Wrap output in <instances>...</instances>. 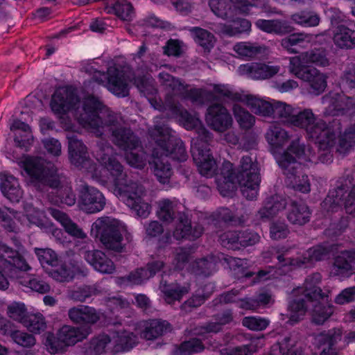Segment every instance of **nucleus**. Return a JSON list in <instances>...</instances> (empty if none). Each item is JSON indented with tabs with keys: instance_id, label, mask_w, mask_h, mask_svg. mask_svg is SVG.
<instances>
[{
	"instance_id": "nucleus-40",
	"label": "nucleus",
	"mask_w": 355,
	"mask_h": 355,
	"mask_svg": "<svg viewBox=\"0 0 355 355\" xmlns=\"http://www.w3.org/2000/svg\"><path fill=\"white\" fill-rule=\"evenodd\" d=\"M38 260L46 272L53 268L58 267L60 260L52 249L50 248H35Z\"/></svg>"
},
{
	"instance_id": "nucleus-45",
	"label": "nucleus",
	"mask_w": 355,
	"mask_h": 355,
	"mask_svg": "<svg viewBox=\"0 0 355 355\" xmlns=\"http://www.w3.org/2000/svg\"><path fill=\"white\" fill-rule=\"evenodd\" d=\"M238 103L239 102L234 103L232 107L234 117L241 128L245 130L250 129L254 125L255 118L249 112L239 105Z\"/></svg>"
},
{
	"instance_id": "nucleus-54",
	"label": "nucleus",
	"mask_w": 355,
	"mask_h": 355,
	"mask_svg": "<svg viewBox=\"0 0 355 355\" xmlns=\"http://www.w3.org/2000/svg\"><path fill=\"white\" fill-rule=\"evenodd\" d=\"M6 313L9 318L22 324L28 315L25 304L17 302H13L8 304Z\"/></svg>"
},
{
	"instance_id": "nucleus-48",
	"label": "nucleus",
	"mask_w": 355,
	"mask_h": 355,
	"mask_svg": "<svg viewBox=\"0 0 355 355\" xmlns=\"http://www.w3.org/2000/svg\"><path fill=\"white\" fill-rule=\"evenodd\" d=\"M91 355H101L103 353H113L110 336L101 335L94 338L90 347Z\"/></svg>"
},
{
	"instance_id": "nucleus-19",
	"label": "nucleus",
	"mask_w": 355,
	"mask_h": 355,
	"mask_svg": "<svg viewBox=\"0 0 355 355\" xmlns=\"http://www.w3.org/2000/svg\"><path fill=\"white\" fill-rule=\"evenodd\" d=\"M164 266V262L159 260L152 261L148 263L146 268H140L130 273L126 277L119 279V284L124 286H133L141 284L144 282L153 277Z\"/></svg>"
},
{
	"instance_id": "nucleus-32",
	"label": "nucleus",
	"mask_w": 355,
	"mask_h": 355,
	"mask_svg": "<svg viewBox=\"0 0 355 355\" xmlns=\"http://www.w3.org/2000/svg\"><path fill=\"white\" fill-rule=\"evenodd\" d=\"M114 353L128 351L136 344L137 337L126 331H118L110 335Z\"/></svg>"
},
{
	"instance_id": "nucleus-41",
	"label": "nucleus",
	"mask_w": 355,
	"mask_h": 355,
	"mask_svg": "<svg viewBox=\"0 0 355 355\" xmlns=\"http://www.w3.org/2000/svg\"><path fill=\"white\" fill-rule=\"evenodd\" d=\"M309 64L306 53L299 55L293 56L289 59L288 70L290 73L297 78L302 79L307 74L308 69L306 65Z\"/></svg>"
},
{
	"instance_id": "nucleus-63",
	"label": "nucleus",
	"mask_w": 355,
	"mask_h": 355,
	"mask_svg": "<svg viewBox=\"0 0 355 355\" xmlns=\"http://www.w3.org/2000/svg\"><path fill=\"white\" fill-rule=\"evenodd\" d=\"M309 64H313L321 67L329 65L330 61L324 50L315 49L305 52Z\"/></svg>"
},
{
	"instance_id": "nucleus-61",
	"label": "nucleus",
	"mask_w": 355,
	"mask_h": 355,
	"mask_svg": "<svg viewBox=\"0 0 355 355\" xmlns=\"http://www.w3.org/2000/svg\"><path fill=\"white\" fill-rule=\"evenodd\" d=\"M216 262L214 258L202 259L192 264L191 270L198 275H209L216 270Z\"/></svg>"
},
{
	"instance_id": "nucleus-38",
	"label": "nucleus",
	"mask_w": 355,
	"mask_h": 355,
	"mask_svg": "<svg viewBox=\"0 0 355 355\" xmlns=\"http://www.w3.org/2000/svg\"><path fill=\"white\" fill-rule=\"evenodd\" d=\"M310 216L311 211L305 204L302 202L291 204L288 214V219L291 223L302 225L309 220Z\"/></svg>"
},
{
	"instance_id": "nucleus-28",
	"label": "nucleus",
	"mask_w": 355,
	"mask_h": 355,
	"mask_svg": "<svg viewBox=\"0 0 355 355\" xmlns=\"http://www.w3.org/2000/svg\"><path fill=\"white\" fill-rule=\"evenodd\" d=\"M334 44L342 49H349L355 47V31L343 26L338 25L332 29Z\"/></svg>"
},
{
	"instance_id": "nucleus-62",
	"label": "nucleus",
	"mask_w": 355,
	"mask_h": 355,
	"mask_svg": "<svg viewBox=\"0 0 355 355\" xmlns=\"http://www.w3.org/2000/svg\"><path fill=\"white\" fill-rule=\"evenodd\" d=\"M9 334L15 343L24 348H31L36 343L35 338L27 332L16 330Z\"/></svg>"
},
{
	"instance_id": "nucleus-11",
	"label": "nucleus",
	"mask_w": 355,
	"mask_h": 355,
	"mask_svg": "<svg viewBox=\"0 0 355 355\" xmlns=\"http://www.w3.org/2000/svg\"><path fill=\"white\" fill-rule=\"evenodd\" d=\"M191 153L194 162L201 175L212 177L218 169V164L210 153L206 144L202 139L192 141Z\"/></svg>"
},
{
	"instance_id": "nucleus-24",
	"label": "nucleus",
	"mask_w": 355,
	"mask_h": 355,
	"mask_svg": "<svg viewBox=\"0 0 355 355\" xmlns=\"http://www.w3.org/2000/svg\"><path fill=\"white\" fill-rule=\"evenodd\" d=\"M159 80L166 87L171 89L174 94H188V97L193 101H197L202 94V91L198 89H189L188 86L182 84L178 79H175L166 73H160L159 75Z\"/></svg>"
},
{
	"instance_id": "nucleus-51",
	"label": "nucleus",
	"mask_w": 355,
	"mask_h": 355,
	"mask_svg": "<svg viewBox=\"0 0 355 355\" xmlns=\"http://www.w3.org/2000/svg\"><path fill=\"white\" fill-rule=\"evenodd\" d=\"M157 214L159 218L164 221H169L173 218L175 213L180 209L181 205L175 200L164 199L159 202Z\"/></svg>"
},
{
	"instance_id": "nucleus-64",
	"label": "nucleus",
	"mask_w": 355,
	"mask_h": 355,
	"mask_svg": "<svg viewBox=\"0 0 355 355\" xmlns=\"http://www.w3.org/2000/svg\"><path fill=\"white\" fill-rule=\"evenodd\" d=\"M209 6L214 14L219 17L225 19L232 15V7L224 0H209Z\"/></svg>"
},
{
	"instance_id": "nucleus-2",
	"label": "nucleus",
	"mask_w": 355,
	"mask_h": 355,
	"mask_svg": "<svg viewBox=\"0 0 355 355\" xmlns=\"http://www.w3.org/2000/svg\"><path fill=\"white\" fill-rule=\"evenodd\" d=\"M50 105L58 117L62 119L71 112L80 125L97 136L101 135L105 128L101 118L110 116L107 109L97 98L89 96L80 102L67 87L56 89Z\"/></svg>"
},
{
	"instance_id": "nucleus-17",
	"label": "nucleus",
	"mask_w": 355,
	"mask_h": 355,
	"mask_svg": "<svg viewBox=\"0 0 355 355\" xmlns=\"http://www.w3.org/2000/svg\"><path fill=\"white\" fill-rule=\"evenodd\" d=\"M105 205V198L98 190L87 186L82 189L78 201L79 207L82 210L93 214L102 210Z\"/></svg>"
},
{
	"instance_id": "nucleus-14",
	"label": "nucleus",
	"mask_w": 355,
	"mask_h": 355,
	"mask_svg": "<svg viewBox=\"0 0 355 355\" xmlns=\"http://www.w3.org/2000/svg\"><path fill=\"white\" fill-rule=\"evenodd\" d=\"M329 248L327 245H319L309 248L302 256L293 259L288 254L279 255L277 259L282 266H291L294 267L309 266L315 262L323 259L328 254Z\"/></svg>"
},
{
	"instance_id": "nucleus-33",
	"label": "nucleus",
	"mask_w": 355,
	"mask_h": 355,
	"mask_svg": "<svg viewBox=\"0 0 355 355\" xmlns=\"http://www.w3.org/2000/svg\"><path fill=\"white\" fill-rule=\"evenodd\" d=\"M327 75L315 68H311L302 80L309 83L311 93L318 95L322 93L327 87Z\"/></svg>"
},
{
	"instance_id": "nucleus-9",
	"label": "nucleus",
	"mask_w": 355,
	"mask_h": 355,
	"mask_svg": "<svg viewBox=\"0 0 355 355\" xmlns=\"http://www.w3.org/2000/svg\"><path fill=\"white\" fill-rule=\"evenodd\" d=\"M91 234L98 239L105 248L115 251L122 250L123 236L129 239L125 225L111 217L98 218L92 224Z\"/></svg>"
},
{
	"instance_id": "nucleus-56",
	"label": "nucleus",
	"mask_w": 355,
	"mask_h": 355,
	"mask_svg": "<svg viewBox=\"0 0 355 355\" xmlns=\"http://www.w3.org/2000/svg\"><path fill=\"white\" fill-rule=\"evenodd\" d=\"M47 273L58 282H69L76 275L77 269L75 266H73L72 269L67 268L66 266L60 264L58 267L49 270Z\"/></svg>"
},
{
	"instance_id": "nucleus-35",
	"label": "nucleus",
	"mask_w": 355,
	"mask_h": 355,
	"mask_svg": "<svg viewBox=\"0 0 355 355\" xmlns=\"http://www.w3.org/2000/svg\"><path fill=\"white\" fill-rule=\"evenodd\" d=\"M286 206L284 199L275 196L268 200L259 210L257 218L261 221L265 222L275 216L279 211L283 210Z\"/></svg>"
},
{
	"instance_id": "nucleus-3",
	"label": "nucleus",
	"mask_w": 355,
	"mask_h": 355,
	"mask_svg": "<svg viewBox=\"0 0 355 355\" xmlns=\"http://www.w3.org/2000/svg\"><path fill=\"white\" fill-rule=\"evenodd\" d=\"M260 181L257 163L246 156L241 159L236 173L233 172L232 164L230 162L223 163L220 176L217 178V186L223 196H230L239 186L243 195L252 200L257 196Z\"/></svg>"
},
{
	"instance_id": "nucleus-1",
	"label": "nucleus",
	"mask_w": 355,
	"mask_h": 355,
	"mask_svg": "<svg viewBox=\"0 0 355 355\" xmlns=\"http://www.w3.org/2000/svg\"><path fill=\"white\" fill-rule=\"evenodd\" d=\"M69 153L73 164L82 166L98 182L113 187L116 195L139 216L146 218L149 214L150 205L141 199L143 188L128 182L123 166L112 155V148L106 146L97 153L96 159L100 164L98 167L90 164L87 159L86 147L76 138H69Z\"/></svg>"
},
{
	"instance_id": "nucleus-50",
	"label": "nucleus",
	"mask_w": 355,
	"mask_h": 355,
	"mask_svg": "<svg viewBox=\"0 0 355 355\" xmlns=\"http://www.w3.org/2000/svg\"><path fill=\"white\" fill-rule=\"evenodd\" d=\"M167 324L165 322L156 320L145 322V329L142 332L141 336L147 340L156 338L166 331Z\"/></svg>"
},
{
	"instance_id": "nucleus-55",
	"label": "nucleus",
	"mask_w": 355,
	"mask_h": 355,
	"mask_svg": "<svg viewBox=\"0 0 355 355\" xmlns=\"http://www.w3.org/2000/svg\"><path fill=\"white\" fill-rule=\"evenodd\" d=\"M173 114L180 123L187 130L198 128L201 125V122L196 115H192L187 111H182L175 107Z\"/></svg>"
},
{
	"instance_id": "nucleus-49",
	"label": "nucleus",
	"mask_w": 355,
	"mask_h": 355,
	"mask_svg": "<svg viewBox=\"0 0 355 355\" xmlns=\"http://www.w3.org/2000/svg\"><path fill=\"white\" fill-rule=\"evenodd\" d=\"M272 114L284 123L291 125L295 116L294 108L285 103L274 101Z\"/></svg>"
},
{
	"instance_id": "nucleus-23",
	"label": "nucleus",
	"mask_w": 355,
	"mask_h": 355,
	"mask_svg": "<svg viewBox=\"0 0 355 355\" xmlns=\"http://www.w3.org/2000/svg\"><path fill=\"white\" fill-rule=\"evenodd\" d=\"M352 100L343 95L329 94L322 98V104L326 111L325 115H339L351 107Z\"/></svg>"
},
{
	"instance_id": "nucleus-58",
	"label": "nucleus",
	"mask_w": 355,
	"mask_h": 355,
	"mask_svg": "<svg viewBox=\"0 0 355 355\" xmlns=\"http://www.w3.org/2000/svg\"><path fill=\"white\" fill-rule=\"evenodd\" d=\"M11 130H21L24 132V139H19L17 137L15 138V141L21 146L27 148L33 141V137L31 133V127L19 121L15 120L10 125Z\"/></svg>"
},
{
	"instance_id": "nucleus-7",
	"label": "nucleus",
	"mask_w": 355,
	"mask_h": 355,
	"mask_svg": "<svg viewBox=\"0 0 355 355\" xmlns=\"http://www.w3.org/2000/svg\"><path fill=\"white\" fill-rule=\"evenodd\" d=\"M0 252L5 253L10 259L8 261H2V269L10 278L16 279L22 286L40 293H46L50 291V286L47 283L38 278L30 277L26 273L31 267L19 254V248L17 251H14L10 248L1 245Z\"/></svg>"
},
{
	"instance_id": "nucleus-15",
	"label": "nucleus",
	"mask_w": 355,
	"mask_h": 355,
	"mask_svg": "<svg viewBox=\"0 0 355 355\" xmlns=\"http://www.w3.org/2000/svg\"><path fill=\"white\" fill-rule=\"evenodd\" d=\"M234 98L248 107L254 114L263 116H268L272 114L274 100L253 95L246 92H241L234 94Z\"/></svg>"
},
{
	"instance_id": "nucleus-10",
	"label": "nucleus",
	"mask_w": 355,
	"mask_h": 355,
	"mask_svg": "<svg viewBox=\"0 0 355 355\" xmlns=\"http://www.w3.org/2000/svg\"><path fill=\"white\" fill-rule=\"evenodd\" d=\"M114 141L123 148L128 164L135 168H142L146 165L145 153L138 144V140L129 130L120 129L113 132Z\"/></svg>"
},
{
	"instance_id": "nucleus-57",
	"label": "nucleus",
	"mask_w": 355,
	"mask_h": 355,
	"mask_svg": "<svg viewBox=\"0 0 355 355\" xmlns=\"http://www.w3.org/2000/svg\"><path fill=\"white\" fill-rule=\"evenodd\" d=\"M261 346V339H253L249 345L240 347L225 348L222 349V354L224 355H250L256 352L258 345Z\"/></svg>"
},
{
	"instance_id": "nucleus-18",
	"label": "nucleus",
	"mask_w": 355,
	"mask_h": 355,
	"mask_svg": "<svg viewBox=\"0 0 355 355\" xmlns=\"http://www.w3.org/2000/svg\"><path fill=\"white\" fill-rule=\"evenodd\" d=\"M206 121L214 130L224 132L232 126L233 119L225 107L216 104L209 107Z\"/></svg>"
},
{
	"instance_id": "nucleus-42",
	"label": "nucleus",
	"mask_w": 355,
	"mask_h": 355,
	"mask_svg": "<svg viewBox=\"0 0 355 355\" xmlns=\"http://www.w3.org/2000/svg\"><path fill=\"white\" fill-rule=\"evenodd\" d=\"M313 36L305 33H293L281 40L282 46L288 52L295 53V46H303L304 43H310Z\"/></svg>"
},
{
	"instance_id": "nucleus-21",
	"label": "nucleus",
	"mask_w": 355,
	"mask_h": 355,
	"mask_svg": "<svg viewBox=\"0 0 355 355\" xmlns=\"http://www.w3.org/2000/svg\"><path fill=\"white\" fill-rule=\"evenodd\" d=\"M259 236L254 233L239 234L235 232H228L220 236L222 244L228 248L239 249L240 246L254 245L259 241Z\"/></svg>"
},
{
	"instance_id": "nucleus-36",
	"label": "nucleus",
	"mask_w": 355,
	"mask_h": 355,
	"mask_svg": "<svg viewBox=\"0 0 355 355\" xmlns=\"http://www.w3.org/2000/svg\"><path fill=\"white\" fill-rule=\"evenodd\" d=\"M105 10L107 13L116 15L122 20H130L134 14L130 3L119 0H106Z\"/></svg>"
},
{
	"instance_id": "nucleus-39",
	"label": "nucleus",
	"mask_w": 355,
	"mask_h": 355,
	"mask_svg": "<svg viewBox=\"0 0 355 355\" xmlns=\"http://www.w3.org/2000/svg\"><path fill=\"white\" fill-rule=\"evenodd\" d=\"M51 215L58 220L70 235L77 238H85L86 234L67 216L60 210L50 209Z\"/></svg>"
},
{
	"instance_id": "nucleus-22",
	"label": "nucleus",
	"mask_w": 355,
	"mask_h": 355,
	"mask_svg": "<svg viewBox=\"0 0 355 355\" xmlns=\"http://www.w3.org/2000/svg\"><path fill=\"white\" fill-rule=\"evenodd\" d=\"M341 338L340 329H333L315 337V344L322 349L320 355H338L334 345Z\"/></svg>"
},
{
	"instance_id": "nucleus-46",
	"label": "nucleus",
	"mask_w": 355,
	"mask_h": 355,
	"mask_svg": "<svg viewBox=\"0 0 355 355\" xmlns=\"http://www.w3.org/2000/svg\"><path fill=\"white\" fill-rule=\"evenodd\" d=\"M202 232V228H195L191 230L190 221L187 218H182L176 225L173 232V236L176 239H180L187 237H198Z\"/></svg>"
},
{
	"instance_id": "nucleus-34",
	"label": "nucleus",
	"mask_w": 355,
	"mask_h": 355,
	"mask_svg": "<svg viewBox=\"0 0 355 355\" xmlns=\"http://www.w3.org/2000/svg\"><path fill=\"white\" fill-rule=\"evenodd\" d=\"M254 25L260 31L270 34L284 35L292 31L286 21L278 19H259Z\"/></svg>"
},
{
	"instance_id": "nucleus-31",
	"label": "nucleus",
	"mask_w": 355,
	"mask_h": 355,
	"mask_svg": "<svg viewBox=\"0 0 355 355\" xmlns=\"http://www.w3.org/2000/svg\"><path fill=\"white\" fill-rule=\"evenodd\" d=\"M57 334L67 348L83 340L89 334V331L87 329L64 325L57 331Z\"/></svg>"
},
{
	"instance_id": "nucleus-29",
	"label": "nucleus",
	"mask_w": 355,
	"mask_h": 355,
	"mask_svg": "<svg viewBox=\"0 0 355 355\" xmlns=\"http://www.w3.org/2000/svg\"><path fill=\"white\" fill-rule=\"evenodd\" d=\"M102 315L92 307L87 306H79L69 311L70 319L76 323L93 324L100 320Z\"/></svg>"
},
{
	"instance_id": "nucleus-5",
	"label": "nucleus",
	"mask_w": 355,
	"mask_h": 355,
	"mask_svg": "<svg viewBox=\"0 0 355 355\" xmlns=\"http://www.w3.org/2000/svg\"><path fill=\"white\" fill-rule=\"evenodd\" d=\"M153 135L156 146L153 152V160L149 164L158 180L166 183L172 175V170L164 157L175 154V151L178 150L179 155H174L173 158L183 161L186 159L185 150L180 142H175L176 147L174 148L175 139L166 126L156 125Z\"/></svg>"
},
{
	"instance_id": "nucleus-59",
	"label": "nucleus",
	"mask_w": 355,
	"mask_h": 355,
	"mask_svg": "<svg viewBox=\"0 0 355 355\" xmlns=\"http://www.w3.org/2000/svg\"><path fill=\"white\" fill-rule=\"evenodd\" d=\"M23 325L34 334H40L46 329L45 319L41 313L28 315Z\"/></svg>"
},
{
	"instance_id": "nucleus-30",
	"label": "nucleus",
	"mask_w": 355,
	"mask_h": 355,
	"mask_svg": "<svg viewBox=\"0 0 355 355\" xmlns=\"http://www.w3.org/2000/svg\"><path fill=\"white\" fill-rule=\"evenodd\" d=\"M0 187L3 194L12 202H18L22 196L17 180L6 173H1Z\"/></svg>"
},
{
	"instance_id": "nucleus-20",
	"label": "nucleus",
	"mask_w": 355,
	"mask_h": 355,
	"mask_svg": "<svg viewBox=\"0 0 355 355\" xmlns=\"http://www.w3.org/2000/svg\"><path fill=\"white\" fill-rule=\"evenodd\" d=\"M355 272V251L342 252L335 259L331 274L348 277Z\"/></svg>"
},
{
	"instance_id": "nucleus-43",
	"label": "nucleus",
	"mask_w": 355,
	"mask_h": 355,
	"mask_svg": "<svg viewBox=\"0 0 355 355\" xmlns=\"http://www.w3.org/2000/svg\"><path fill=\"white\" fill-rule=\"evenodd\" d=\"M251 30V23L247 19L235 20L233 24H222L218 31L228 36H235L243 33H249Z\"/></svg>"
},
{
	"instance_id": "nucleus-16",
	"label": "nucleus",
	"mask_w": 355,
	"mask_h": 355,
	"mask_svg": "<svg viewBox=\"0 0 355 355\" xmlns=\"http://www.w3.org/2000/svg\"><path fill=\"white\" fill-rule=\"evenodd\" d=\"M280 70L277 65L265 63H248L241 64L236 71L241 76H245L254 80H265L276 75Z\"/></svg>"
},
{
	"instance_id": "nucleus-47",
	"label": "nucleus",
	"mask_w": 355,
	"mask_h": 355,
	"mask_svg": "<svg viewBox=\"0 0 355 355\" xmlns=\"http://www.w3.org/2000/svg\"><path fill=\"white\" fill-rule=\"evenodd\" d=\"M318 301L312 302L313 308L311 310L312 320L315 324L324 323L333 313L334 306L330 304H323Z\"/></svg>"
},
{
	"instance_id": "nucleus-12",
	"label": "nucleus",
	"mask_w": 355,
	"mask_h": 355,
	"mask_svg": "<svg viewBox=\"0 0 355 355\" xmlns=\"http://www.w3.org/2000/svg\"><path fill=\"white\" fill-rule=\"evenodd\" d=\"M24 173L31 178V181H40L48 183L51 187H57V182L48 180L49 176L52 177L54 173L53 166L47 163V166H44V162L37 157H25L20 162Z\"/></svg>"
},
{
	"instance_id": "nucleus-60",
	"label": "nucleus",
	"mask_w": 355,
	"mask_h": 355,
	"mask_svg": "<svg viewBox=\"0 0 355 355\" xmlns=\"http://www.w3.org/2000/svg\"><path fill=\"white\" fill-rule=\"evenodd\" d=\"M270 355H302V353L295 347L293 342L286 338L281 343L272 346Z\"/></svg>"
},
{
	"instance_id": "nucleus-25",
	"label": "nucleus",
	"mask_w": 355,
	"mask_h": 355,
	"mask_svg": "<svg viewBox=\"0 0 355 355\" xmlns=\"http://www.w3.org/2000/svg\"><path fill=\"white\" fill-rule=\"evenodd\" d=\"M85 260L98 272L111 274L115 270V265L103 252L89 250L85 254Z\"/></svg>"
},
{
	"instance_id": "nucleus-53",
	"label": "nucleus",
	"mask_w": 355,
	"mask_h": 355,
	"mask_svg": "<svg viewBox=\"0 0 355 355\" xmlns=\"http://www.w3.org/2000/svg\"><path fill=\"white\" fill-rule=\"evenodd\" d=\"M191 32L195 42L205 51H209L214 46L215 38L206 30L195 27L191 29Z\"/></svg>"
},
{
	"instance_id": "nucleus-37",
	"label": "nucleus",
	"mask_w": 355,
	"mask_h": 355,
	"mask_svg": "<svg viewBox=\"0 0 355 355\" xmlns=\"http://www.w3.org/2000/svg\"><path fill=\"white\" fill-rule=\"evenodd\" d=\"M234 51L243 60H250L262 53L265 47L248 42H240L234 45Z\"/></svg>"
},
{
	"instance_id": "nucleus-8",
	"label": "nucleus",
	"mask_w": 355,
	"mask_h": 355,
	"mask_svg": "<svg viewBox=\"0 0 355 355\" xmlns=\"http://www.w3.org/2000/svg\"><path fill=\"white\" fill-rule=\"evenodd\" d=\"M291 125L305 129L308 137L319 144L320 149L326 150L336 144V134L340 130L327 127L320 119H317L312 111L306 109L295 114Z\"/></svg>"
},
{
	"instance_id": "nucleus-44",
	"label": "nucleus",
	"mask_w": 355,
	"mask_h": 355,
	"mask_svg": "<svg viewBox=\"0 0 355 355\" xmlns=\"http://www.w3.org/2000/svg\"><path fill=\"white\" fill-rule=\"evenodd\" d=\"M292 21L302 27H315L320 21L319 15L313 11H301L291 15Z\"/></svg>"
},
{
	"instance_id": "nucleus-13",
	"label": "nucleus",
	"mask_w": 355,
	"mask_h": 355,
	"mask_svg": "<svg viewBox=\"0 0 355 355\" xmlns=\"http://www.w3.org/2000/svg\"><path fill=\"white\" fill-rule=\"evenodd\" d=\"M93 78L98 83L106 87L114 95L125 96L128 94V83L124 75L115 67H110L107 74L95 71Z\"/></svg>"
},
{
	"instance_id": "nucleus-26",
	"label": "nucleus",
	"mask_w": 355,
	"mask_h": 355,
	"mask_svg": "<svg viewBox=\"0 0 355 355\" xmlns=\"http://www.w3.org/2000/svg\"><path fill=\"white\" fill-rule=\"evenodd\" d=\"M25 214L29 225L39 227L44 231L50 232L56 237L60 234V230L53 228L52 224L42 212L33 207L31 205H27L25 207Z\"/></svg>"
},
{
	"instance_id": "nucleus-52",
	"label": "nucleus",
	"mask_w": 355,
	"mask_h": 355,
	"mask_svg": "<svg viewBox=\"0 0 355 355\" xmlns=\"http://www.w3.org/2000/svg\"><path fill=\"white\" fill-rule=\"evenodd\" d=\"M42 343L46 350L51 354L62 353L66 349L64 344L59 338L57 333L55 334L51 332L46 334L43 337Z\"/></svg>"
},
{
	"instance_id": "nucleus-4",
	"label": "nucleus",
	"mask_w": 355,
	"mask_h": 355,
	"mask_svg": "<svg viewBox=\"0 0 355 355\" xmlns=\"http://www.w3.org/2000/svg\"><path fill=\"white\" fill-rule=\"evenodd\" d=\"M266 139L270 146L271 151L277 162L282 170L289 171L291 164H303L310 162L313 153L309 147L300 144L299 141H293L286 150L281 153V149L288 143L289 135L280 127L272 125L266 135Z\"/></svg>"
},
{
	"instance_id": "nucleus-27",
	"label": "nucleus",
	"mask_w": 355,
	"mask_h": 355,
	"mask_svg": "<svg viewBox=\"0 0 355 355\" xmlns=\"http://www.w3.org/2000/svg\"><path fill=\"white\" fill-rule=\"evenodd\" d=\"M297 163L295 165L291 164L289 171L282 170L294 189L302 193H307L310 191V184L308 177L301 173L302 166L306 164Z\"/></svg>"
},
{
	"instance_id": "nucleus-6",
	"label": "nucleus",
	"mask_w": 355,
	"mask_h": 355,
	"mask_svg": "<svg viewBox=\"0 0 355 355\" xmlns=\"http://www.w3.org/2000/svg\"><path fill=\"white\" fill-rule=\"evenodd\" d=\"M321 279L320 274L314 273L306 278L304 286L293 289L288 309V322L290 324L293 325L304 318L308 302H314L328 298L329 291L323 293L319 286Z\"/></svg>"
}]
</instances>
